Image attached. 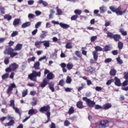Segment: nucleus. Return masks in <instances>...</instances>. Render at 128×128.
<instances>
[{"instance_id": "40", "label": "nucleus", "mask_w": 128, "mask_h": 128, "mask_svg": "<svg viewBox=\"0 0 128 128\" xmlns=\"http://www.w3.org/2000/svg\"><path fill=\"white\" fill-rule=\"evenodd\" d=\"M112 50V48L110 46H106L104 48V52H108V50Z\"/></svg>"}, {"instance_id": "6", "label": "nucleus", "mask_w": 128, "mask_h": 128, "mask_svg": "<svg viewBox=\"0 0 128 128\" xmlns=\"http://www.w3.org/2000/svg\"><path fill=\"white\" fill-rule=\"evenodd\" d=\"M108 120H101L99 122V125L98 126V128H106V124H108Z\"/></svg>"}, {"instance_id": "18", "label": "nucleus", "mask_w": 128, "mask_h": 128, "mask_svg": "<svg viewBox=\"0 0 128 128\" xmlns=\"http://www.w3.org/2000/svg\"><path fill=\"white\" fill-rule=\"evenodd\" d=\"M76 106L78 108H84V106H82V102L79 101L76 103Z\"/></svg>"}, {"instance_id": "46", "label": "nucleus", "mask_w": 128, "mask_h": 128, "mask_svg": "<svg viewBox=\"0 0 128 128\" xmlns=\"http://www.w3.org/2000/svg\"><path fill=\"white\" fill-rule=\"evenodd\" d=\"M42 26V22H38L36 24H35V28H38L40 26Z\"/></svg>"}, {"instance_id": "38", "label": "nucleus", "mask_w": 128, "mask_h": 128, "mask_svg": "<svg viewBox=\"0 0 128 128\" xmlns=\"http://www.w3.org/2000/svg\"><path fill=\"white\" fill-rule=\"evenodd\" d=\"M114 34H112V32H107L108 38H114Z\"/></svg>"}, {"instance_id": "52", "label": "nucleus", "mask_w": 128, "mask_h": 128, "mask_svg": "<svg viewBox=\"0 0 128 128\" xmlns=\"http://www.w3.org/2000/svg\"><path fill=\"white\" fill-rule=\"evenodd\" d=\"M70 122H68V120H66L64 121V126H70Z\"/></svg>"}, {"instance_id": "62", "label": "nucleus", "mask_w": 128, "mask_h": 128, "mask_svg": "<svg viewBox=\"0 0 128 128\" xmlns=\"http://www.w3.org/2000/svg\"><path fill=\"white\" fill-rule=\"evenodd\" d=\"M34 3V0H30L28 1V4H29L30 6L32 5V4Z\"/></svg>"}, {"instance_id": "41", "label": "nucleus", "mask_w": 128, "mask_h": 128, "mask_svg": "<svg viewBox=\"0 0 128 128\" xmlns=\"http://www.w3.org/2000/svg\"><path fill=\"white\" fill-rule=\"evenodd\" d=\"M66 82V84H70L72 82V78L70 76H68Z\"/></svg>"}, {"instance_id": "8", "label": "nucleus", "mask_w": 128, "mask_h": 128, "mask_svg": "<svg viewBox=\"0 0 128 128\" xmlns=\"http://www.w3.org/2000/svg\"><path fill=\"white\" fill-rule=\"evenodd\" d=\"M114 84L117 86H122V83L120 82V78L117 77H114Z\"/></svg>"}, {"instance_id": "24", "label": "nucleus", "mask_w": 128, "mask_h": 128, "mask_svg": "<svg viewBox=\"0 0 128 128\" xmlns=\"http://www.w3.org/2000/svg\"><path fill=\"white\" fill-rule=\"evenodd\" d=\"M66 67H67L68 70H72V68H74V65L72 64V63L69 62L67 64Z\"/></svg>"}, {"instance_id": "36", "label": "nucleus", "mask_w": 128, "mask_h": 128, "mask_svg": "<svg viewBox=\"0 0 128 128\" xmlns=\"http://www.w3.org/2000/svg\"><path fill=\"white\" fill-rule=\"evenodd\" d=\"M18 36V31H13L11 34L12 38H14V36Z\"/></svg>"}, {"instance_id": "30", "label": "nucleus", "mask_w": 128, "mask_h": 128, "mask_svg": "<svg viewBox=\"0 0 128 128\" xmlns=\"http://www.w3.org/2000/svg\"><path fill=\"white\" fill-rule=\"evenodd\" d=\"M110 76H114L116 74V70H114V68L110 70Z\"/></svg>"}, {"instance_id": "22", "label": "nucleus", "mask_w": 128, "mask_h": 128, "mask_svg": "<svg viewBox=\"0 0 128 128\" xmlns=\"http://www.w3.org/2000/svg\"><path fill=\"white\" fill-rule=\"evenodd\" d=\"M42 44H44V46L46 48H49L50 46V40L42 41Z\"/></svg>"}, {"instance_id": "4", "label": "nucleus", "mask_w": 128, "mask_h": 128, "mask_svg": "<svg viewBox=\"0 0 128 128\" xmlns=\"http://www.w3.org/2000/svg\"><path fill=\"white\" fill-rule=\"evenodd\" d=\"M50 105H47L46 106H44L43 107H42L40 109V112H46V116H48V118L50 117Z\"/></svg>"}, {"instance_id": "42", "label": "nucleus", "mask_w": 128, "mask_h": 128, "mask_svg": "<svg viewBox=\"0 0 128 128\" xmlns=\"http://www.w3.org/2000/svg\"><path fill=\"white\" fill-rule=\"evenodd\" d=\"M74 12L76 14H78V16H80V14H81L82 11L80 10L77 9L74 10Z\"/></svg>"}, {"instance_id": "43", "label": "nucleus", "mask_w": 128, "mask_h": 128, "mask_svg": "<svg viewBox=\"0 0 128 128\" xmlns=\"http://www.w3.org/2000/svg\"><path fill=\"white\" fill-rule=\"evenodd\" d=\"M120 31L122 36H126V34H128L126 32L124 31V30L123 28L120 29Z\"/></svg>"}, {"instance_id": "56", "label": "nucleus", "mask_w": 128, "mask_h": 128, "mask_svg": "<svg viewBox=\"0 0 128 128\" xmlns=\"http://www.w3.org/2000/svg\"><path fill=\"white\" fill-rule=\"evenodd\" d=\"M102 106L98 104H96L95 106V110H102Z\"/></svg>"}, {"instance_id": "51", "label": "nucleus", "mask_w": 128, "mask_h": 128, "mask_svg": "<svg viewBox=\"0 0 128 128\" xmlns=\"http://www.w3.org/2000/svg\"><path fill=\"white\" fill-rule=\"evenodd\" d=\"M116 60L118 62V64H122V60L120 59V57H118V58H116Z\"/></svg>"}, {"instance_id": "39", "label": "nucleus", "mask_w": 128, "mask_h": 128, "mask_svg": "<svg viewBox=\"0 0 128 128\" xmlns=\"http://www.w3.org/2000/svg\"><path fill=\"white\" fill-rule=\"evenodd\" d=\"M124 46V44L122 42H118V48L119 50H122Z\"/></svg>"}, {"instance_id": "55", "label": "nucleus", "mask_w": 128, "mask_h": 128, "mask_svg": "<svg viewBox=\"0 0 128 128\" xmlns=\"http://www.w3.org/2000/svg\"><path fill=\"white\" fill-rule=\"evenodd\" d=\"M122 86H128V80H126L124 81L122 84Z\"/></svg>"}, {"instance_id": "58", "label": "nucleus", "mask_w": 128, "mask_h": 128, "mask_svg": "<svg viewBox=\"0 0 128 128\" xmlns=\"http://www.w3.org/2000/svg\"><path fill=\"white\" fill-rule=\"evenodd\" d=\"M8 78V74H5L2 76V78L5 80V78Z\"/></svg>"}, {"instance_id": "25", "label": "nucleus", "mask_w": 128, "mask_h": 128, "mask_svg": "<svg viewBox=\"0 0 128 128\" xmlns=\"http://www.w3.org/2000/svg\"><path fill=\"white\" fill-rule=\"evenodd\" d=\"M42 34H40V38H44L46 36V34H48V31H42Z\"/></svg>"}, {"instance_id": "50", "label": "nucleus", "mask_w": 128, "mask_h": 128, "mask_svg": "<svg viewBox=\"0 0 128 128\" xmlns=\"http://www.w3.org/2000/svg\"><path fill=\"white\" fill-rule=\"evenodd\" d=\"M72 48V44L70 42L66 44V48Z\"/></svg>"}, {"instance_id": "2", "label": "nucleus", "mask_w": 128, "mask_h": 128, "mask_svg": "<svg viewBox=\"0 0 128 128\" xmlns=\"http://www.w3.org/2000/svg\"><path fill=\"white\" fill-rule=\"evenodd\" d=\"M14 52V50L12 48H10L4 50V54H10V58H14V56L18 54V52Z\"/></svg>"}, {"instance_id": "59", "label": "nucleus", "mask_w": 128, "mask_h": 128, "mask_svg": "<svg viewBox=\"0 0 128 128\" xmlns=\"http://www.w3.org/2000/svg\"><path fill=\"white\" fill-rule=\"evenodd\" d=\"M97 92H100L102 90V88L100 86H96L95 88Z\"/></svg>"}, {"instance_id": "26", "label": "nucleus", "mask_w": 128, "mask_h": 128, "mask_svg": "<svg viewBox=\"0 0 128 128\" xmlns=\"http://www.w3.org/2000/svg\"><path fill=\"white\" fill-rule=\"evenodd\" d=\"M36 114V110L34 108L30 110L28 112V114L30 116H32V114Z\"/></svg>"}, {"instance_id": "47", "label": "nucleus", "mask_w": 128, "mask_h": 128, "mask_svg": "<svg viewBox=\"0 0 128 128\" xmlns=\"http://www.w3.org/2000/svg\"><path fill=\"white\" fill-rule=\"evenodd\" d=\"M10 62V58H6L4 60V63L5 64H8Z\"/></svg>"}, {"instance_id": "63", "label": "nucleus", "mask_w": 128, "mask_h": 128, "mask_svg": "<svg viewBox=\"0 0 128 128\" xmlns=\"http://www.w3.org/2000/svg\"><path fill=\"white\" fill-rule=\"evenodd\" d=\"M35 14H36V16H40V14H42V12L40 11L36 10L35 12Z\"/></svg>"}, {"instance_id": "20", "label": "nucleus", "mask_w": 128, "mask_h": 128, "mask_svg": "<svg viewBox=\"0 0 128 128\" xmlns=\"http://www.w3.org/2000/svg\"><path fill=\"white\" fill-rule=\"evenodd\" d=\"M48 80L46 79H44L43 80V82L41 84L40 86L41 88H44L46 84H48Z\"/></svg>"}, {"instance_id": "64", "label": "nucleus", "mask_w": 128, "mask_h": 128, "mask_svg": "<svg viewBox=\"0 0 128 128\" xmlns=\"http://www.w3.org/2000/svg\"><path fill=\"white\" fill-rule=\"evenodd\" d=\"M124 78H125L126 80H128V73H125Z\"/></svg>"}, {"instance_id": "12", "label": "nucleus", "mask_w": 128, "mask_h": 128, "mask_svg": "<svg viewBox=\"0 0 128 128\" xmlns=\"http://www.w3.org/2000/svg\"><path fill=\"white\" fill-rule=\"evenodd\" d=\"M113 38L116 42H118L122 38V37H120V34H115L113 36Z\"/></svg>"}, {"instance_id": "35", "label": "nucleus", "mask_w": 128, "mask_h": 128, "mask_svg": "<svg viewBox=\"0 0 128 128\" xmlns=\"http://www.w3.org/2000/svg\"><path fill=\"white\" fill-rule=\"evenodd\" d=\"M74 112V107L72 106L70 108L68 114H72Z\"/></svg>"}, {"instance_id": "15", "label": "nucleus", "mask_w": 128, "mask_h": 128, "mask_svg": "<svg viewBox=\"0 0 128 128\" xmlns=\"http://www.w3.org/2000/svg\"><path fill=\"white\" fill-rule=\"evenodd\" d=\"M20 19H14L13 22V26H18L20 25Z\"/></svg>"}, {"instance_id": "16", "label": "nucleus", "mask_w": 128, "mask_h": 128, "mask_svg": "<svg viewBox=\"0 0 128 128\" xmlns=\"http://www.w3.org/2000/svg\"><path fill=\"white\" fill-rule=\"evenodd\" d=\"M32 24L30 23V22H26L25 23H24L22 25V28H28V26H30V24Z\"/></svg>"}, {"instance_id": "61", "label": "nucleus", "mask_w": 128, "mask_h": 128, "mask_svg": "<svg viewBox=\"0 0 128 128\" xmlns=\"http://www.w3.org/2000/svg\"><path fill=\"white\" fill-rule=\"evenodd\" d=\"M112 60L110 58H108L105 60H104V62L106 63H108V62H112Z\"/></svg>"}, {"instance_id": "34", "label": "nucleus", "mask_w": 128, "mask_h": 128, "mask_svg": "<svg viewBox=\"0 0 128 128\" xmlns=\"http://www.w3.org/2000/svg\"><path fill=\"white\" fill-rule=\"evenodd\" d=\"M56 10L58 16H60L61 14H62V10L58 8V6L56 7Z\"/></svg>"}, {"instance_id": "23", "label": "nucleus", "mask_w": 128, "mask_h": 128, "mask_svg": "<svg viewBox=\"0 0 128 128\" xmlns=\"http://www.w3.org/2000/svg\"><path fill=\"white\" fill-rule=\"evenodd\" d=\"M40 62H37L34 63V67L35 70H40Z\"/></svg>"}, {"instance_id": "27", "label": "nucleus", "mask_w": 128, "mask_h": 128, "mask_svg": "<svg viewBox=\"0 0 128 128\" xmlns=\"http://www.w3.org/2000/svg\"><path fill=\"white\" fill-rule=\"evenodd\" d=\"M92 54L94 60H98V52L96 51H94Z\"/></svg>"}, {"instance_id": "33", "label": "nucleus", "mask_w": 128, "mask_h": 128, "mask_svg": "<svg viewBox=\"0 0 128 128\" xmlns=\"http://www.w3.org/2000/svg\"><path fill=\"white\" fill-rule=\"evenodd\" d=\"M86 88V84L82 83L81 84V86L78 87V92H80V90H82V88Z\"/></svg>"}, {"instance_id": "37", "label": "nucleus", "mask_w": 128, "mask_h": 128, "mask_svg": "<svg viewBox=\"0 0 128 128\" xmlns=\"http://www.w3.org/2000/svg\"><path fill=\"white\" fill-rule=\"evenodd\" d=\"M94 48L96 50L95 52H102V48L100 46H96L94 47Z\"/></svg>"}, {"instance_id": "9", "label": "nucleus", "mask_w": 128, "mask_h": 128, "mask_svg": "<svg viewBox=\"0 0 128 128\" xmlns=\"http://www.w3.org/2000/svg\"><path fill=\"white\" fill-rule=\"evenodd\" d=\"M10 68L12 70H16L18 68V65L16 63H14L10 64Z\"/></svg>"}, {"instance_id": "21", "label": "nucleus", "mask_w": 128, "mask_h": 128, "mask_svg": "<svg viewBox=\"0 0 128 128\" xmlns=\"http://www.w3.org/2000/svg\"><path fill=\"white\" fill-rule=\"evenodd\" d=\"M38 4H42L44 6H48V2L43 0H38Z\"/></svg>"}, {"instance_id": "28", "label": "nucleus", "mask_w": 128, "mask_h": 128, "mask_svg": "<svg viewBox=\"0 0 128 128\" xmlns=\"http://www.w3.org/2000/svg\"><path fill=\"white\" fill-rule=\"evenodd\" d=\"M13 108L15 110V112H16V114H18L19 116H22V112L20 111L18 108L14 106Z\"/></svg>"}, {"instance_id": "54", "label": "nucleus", "mask_w": 128, "mask_h": 128, "mask_svg": "<svg viewBox=\"0 0 128 128\" xmlns=\"http://www.w3.org/2000/svg\"><path fill=\"white\" fill-rule=\"evenodd\" d=\"M64 80H61L60 82L58 84L60 86H64Z\"/></svg>"}, {"instance_id": "17", "label": "nucleus", "mask_w": 128, "mask_h": 128, "mask_svg": "<svg viewBox=\"0 0 128 128\" xmlns=\"http://www.w3.org/2000/svg\"><path fill=\"white\" fill-rule=\"evenodd\" d=\"M14 124V120H10L8 122L4 124V126H12Z\"/></svg>"}, {"instance_id": "48", "label": "nucleus", "mask_w": 128, "mask_h": 128, "mask_svg": "<svg viewBox=\"0 0 128 128\" xmlns=\"http://www.w3.org/2000/svg\"><path fill=\"white\" fill-rule=\"evenodd\" d=\"M78 18V16L76 14V15H74L71 17V20H76V18Z\"/></svg>"}, {"instance_id": "10", "label": "nucleus", "mask_w": 128, "mask_h": 128, "mask_svg": "<svg viewBox=\"0 0 128 128\" xmlns=\"http://www.w3.org/2000/svg\"><path fill=\"white\" fill-rule=\"evenodd\" d=\"M108 8L106 6H104V5H103L100 8V10L101 14H104V12H106Z\"/></svg>"}, {"instance_id": "44", "label": "nucleus", "mask_w": 128, "mask_h": 128, "mask_svg": "<svg viewBox=\"0 0 128 128\" xmlns=\"http://www.w3.org/2000/svg\"><path fill=\"white\" fill-rule=\"evenodd\" d=\"M75 54L76 56H78V58H82V54H80V52L78 50H76L75 52Z\"/></svg>"}, {"instance_id": "19", "label": "nucleus", "mask_w": 128, "mask_h": 128, "mask_svg": "<svg viewBox=\"0 0 128 128\" xmlns=\"http://www.w3.org/2000/svg\"><path fill=\"white\" fill-rule=\"evenodd\" d=\"M54 83H52V82L48 84V88L52 92H54Z\"/></svg>"}, {"instance_id": "7", "label": "nucleus", "mask_w": 128, "mask_h": 128, "mask_svg": "<svg viewBox=\"0 0 128 128\" xmlns=\"http://www.w3.org/2000/svg\"><path fill=\"white\" fill-rule=\"evenodd\" d=\"M16 84L12 83L11 84L10 86H9L8 88L7 89L6 93L8 94V96H10V94H12V88H16Z\"/></svg>"}, {"instance_id": "53", "label": "nucleus", "mask_w": 128, "mask_h": 128, "mask_svg": "<svg viewBox=\"0 0 128 128\" xmlns=\"http://www.w3.org/2000/svg\"><path fill=\"white\" fill-rule=\"evenodd\" d=\"M10 106H12L14 108V100H12L10 101Z\"/></svg>"}, {"instance_id": "31", "label": "nucleus", "mask_w": 128, "mask_h": 128, "mask_svg": "<svg viewBox=\"0 0 128 128\" xmlns=\"http://www.w3.org/2000/svg\"><path fill=\"white\" fill-rule=\"evenodd\" d=\"M4 18L5 20H10L12 18V17L10 14H6L5 16H4Z\"/></svg>"}, {"instance_id": "45", "label": "nucleus", "mask_w": 128, "mask_h": 128, "mask_svg": "<svg viewBox=\"0 0 128 128\" xmlns=\"http://www.w3.org/2000/svg\"><path fill=\"white\" fill-rule=\"evenodd\" d=\"M26 94H28V90L27 89L23 90V92H22V96L23 98H24V96H26Z\"/></svg>"}, {"instance_id": "57", "label": "nucleus", "mask_w": 128, "mask_h": 128, "mask_svg": "<svg viewBox=\"0 0 128 128\" xmlns=\"http://www.w3.org/2000/svg\"><path fill=\"white\" fill-rule=\"evenodd\" d=\"M35 16L34 14H29L28 15V18H34Z\"/></svg>"}, {"instance_id": "49", "label": "nucleus", "mask_w": 128, "mask_h": 128, "mask_svg": "<svg viewBox=\"0 0 128 128\" xmlns=\"http://www.w3.org/2000/svg\"><path fill=\"white\" fill-rule=\"evenodd\" d=\"M114 82V79H111V80H108L106 83V84L107 86H110V84H112V82Z\"/></svg>"}, {"instance_id": "13", "label": "nucleus", "mask_w": 128, "mask_h": 128, "mask_svg": "<svg viewBox=\"0 0 128 128\" xmlns=\"http://www.w3.org/2000/svg\"><path fill=\"white\" fill-rule=\"evenodd\" d=\"M22 48V44H16L15 48L14 49V50H20Z\"/></svg>"}, {"instance_id": "32", "label": "nucleus", "mask_w": 128, "mask_h": 128, "mask_svg": "<svg viewBox=\"0 0 128 128\" xmlns=\"http://www.w3.org/2000/svg\"><path fill=\"white\" fill-rule=\"evenodd\" d=\"M42 41H36L34 43V46L38 48L42 45Z\"/></svg>"}, {"instance_id": "5", "label": "nucleus", "mask_w": 128, "mask_h": 128, "mask_svg": "<svg viewBox=\"0 0 128 128\" xmlns=\"http://www.w3.org/2000/svg\"><path fill=\"white\" fill-rule=\"evenodd\" d=\"M82 100L86 102V104L89 108H94V106H96V102H94V100H90V98H88L86 97H84Z\"/></svg>"}, {"instance_id": "60", "label": "nucleus", "mask_w": 128, "mask_h": 128, "mask_svg": "<svg viewBox=\"0 0 128 128\" xmlns=\"http://www.w3.org/2000/svg\"><path fill=\"white\" fill-rule=\"evenodd\" d=\"M97 38H98V36H92L91 37V42H94Z\"/></svg>"}, {"instance_id": "14", "label": "nucleus", "mask_w": 128, "mask_h": 128, "mask_svg": "<svg viewBox=\"0 0 128 128\" xmlns=\"http://www.w3.org/2000/svg\"><path fill=\"white\" fill-rule=\"evenodd\" d=\"M60 26H61V28L65 30H66V28H70V25L68 24H64L62 22L60 23Z\"/></svg>"}, {"instance_id": "29", "label": "nucleus", "mask_w": 128, "mask_h": 128, "mask_svg": "<svg viewBox=\"0 0 128 128\" xmlns=\"http://www.w3.org/2000/svg\"><path fill=\"white\" fill-rule=\"evenodd\" d=\"M48 80H52L54 78V74L50 72L47 75Z\"/></svg>"}, {"instance_id": "3", "label": "nucleus", "mask_w": 128, "mask_h": 128, "mask_svg": "<svg viewBox=\"0 0 128 128\" xmlns=\"http://www.w3.org/2000/svg\"><path fill=\"white\" fill-rule=\"evenodd\" d=\"M36 76H40V72H37L36 71H32V74L28 76L29 78L33 82H36Z\"/></svg>"}, {"instance_id": "1", "label": "nucleus", "mask_w": 128, "mask_h": 128, "mask_svg": "<svg viewBox=\"0 0 128 128\" xmlns=\"http://www.w3.org/2000/svg\"><path fill=\"white\" fill-rule=\"evenodd\" d=\"M110 8L113 12H116L118 16H122V14H128V10H126L124 11H122V8L119 6L118 8H116L114 6H111Z\"/></svg>"}, {"instance_id": "11", "label": "nucleus", "mask_w": 128, "mask_h": 128, "mask_svg": "<svg viewBox=\"0 0 128 128\" xmlns=\"http://www.w3.org/2000/svg\"><path fill=\"white\" fill-rule=\"evenodd\" d=\"M111 108L112 104L110 103L106 104L102 106L103 110H108V108Z\"/></svg>"}]
</instances>
